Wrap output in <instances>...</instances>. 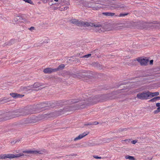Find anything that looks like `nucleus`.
I'll list each match as a JSON object with an SVG mask.
<instances>
[{"label":"nucleus","instance_id":"nucleus-61","mask_svg":"<svg viewBox=\"0 0 160 160\" xmlns=\"http://www.w3.org/2000/svg\"><path fill=\"white\" fill-rule=\"evenodd\" d=\"M149 78H147V79H149Z\"/></svg>","mask_w":160,"mask_h":160},{"label":"nucleus","instance_id":"nucleus-3","mask_svg":"<svg viewBox=\"0 0 160 160\" xmlns=\"http://www.w3.org/2000/svg\"><path fill=\"white\" fill-rule=\"evenodd\" d=\"M85 72L78 73L76 74L70 72H66V74L72 77L75 78H86L87 80L88 79L94 78L93 77L90 75H88V73H90V71H85Z\"/></svg>","mask_w":160,"mask_h":160},{"label":"nucleus","instance_id":"nucleus-18","mask_svg":"<svg viewBox=\"0 0 160 160\" xmlns=\"http://www.w3.org/2000/svg\"><path fill=\"white\" fill-rule=\"evenodd\" d=\"M25 122L26 123H33L36 122V120L34 119L28 118L25 120Z\"/></svg>","mask_w":160,"mask_h":160},{"label":"nucleus","instance_id":"nucleus-26","mask_svg":"<svg viewBox=\"0 0 160 160\" xmlns=\"http://www.w3.org/2000/svg\"><path fill=\"white\" fill-rule=\"evenodd\" d=\"M97 77L98 78L104 79L106 77V75L102 73H98L97 74Z\"/></svg>","mask_w":160,"mask_h":160},{"label":"nucleus","instance_id":"nucleus-46","mask_svg":"<svg viewBox=\"0 0 160 160\" xmlns=\"http://www.w3.org/2000/svg\"><path fill=\"white\" fill-rule=\"evenodd\" d=\"M92 123V125H97L98 124V122H93Z\"/></svg>","mask_w":160,"mask_h":160},{"label":"nucleus","instance_id":"nucleus-4","mask_svg":"<svg viewBox=\"0 0 160 160\" xmlns=\"http://www.w3.org/2000/svg\"><path fill=\"white\" fill-rule=\"evenodd\" d=\"M68 111H55V112L53 113L44 114L43 115V117L44 118H48L51 117L57 116L63 114L67 115L69 114V113H67Z\"/></svg>","mask_w":160,"mask_h":160},{"label":"nucleus","instance_id":"nucleus-58","mask_svg":"<svg viewBox=\"0 0 160 160\" xmlns=\"http://www.w3.org/2000/svg\"><path fill=\"white\" fill-rule=\"evenodd\" d=\"M56 2H57L58 1V0H54Z\"/></svg>","mask_w":160,"mask_h":160},{"label":"nucleus","instance_id":"nucleus-20","mask_svg":"<svg viewBox=\"0 0 160 160\" xmlns=\"http://www.w3.org/2000/svg\"><path fill=\"white\" fill-rule=\"evenodd\" d=\"M9 98H8L6 97L3 98L2 99H0V103L1 104L4 103H6L8 102L9 101Z\"/></svg>","mask_w":160,"mask_h":160},{"label":"nucleus","instance_id":"nucleus-23","mask_svg":"<svg viewBox=\"0 0 160 160\" xmlns=\"http://www.w3.org/2000/svg\"><path fill=\"white\" fill-rule=\"evenodd\" d=\"M149 93L150 98L155 96H157L159 94V92H151L149 91Z\"/></svg>","mask_w":160,"mask_h":160},{"label":"nucleus","instance_id":"nucleus-51","mask_svg":"<svg viewBox=\"0 0 160 160\" xmlns=\"http://www.w3.org/2000/svg\"><path fill=\"white\" fill-rule=\"evenodd\" d=\"M16 142H17V141H13L12 142H11V143L12 144H14Z\"/></svg>","mask_w":160,"mask_h":160},{"label":"nucleus","instance_id":"nucleus-32","mask_svg":"<svg viewBox=\"0 0 160 160\" xmlns=\"http://www.w3.org/2000/svg\"><path fill=\"white\" fill-rule=\"evenodd\" d=\"M128 14L129 13H121L118 16L119 17H124L125 16Z\"/></svg>","mask_w":160,"mask_h":160},{"label":"nucleus","instance_id":"nucleus-15","mask_svg":"<svg viewBox=\"0 0 160 160\" xmlns=\"http://www.w3.org/2000/svg\"><path fill=\"white\" fill-rule=\"evenodd\" d=\"M54 72H55L54 68L52 69L50 68H47L43 70V72L45 73L50 74Z\"/></svg>","mask_w":160,"mask_h":160},{"label":"nucleus","instance_id":"nucleus-37","mask_svg":"<svg viewBox=\"0 0 160 160\" xmlns=\"http://www.w3.org/2000/svg\"><path fill=\"white\" fill-rule=\"evenodd\" d=\"M91 55V54H88L87 55H84V56L81 57V58H88L89 57H90Z\"/></svg>","mask_w":160,"mask_h":160},{"label":"nucleus","instance_id":"nucleus-6","mask_svg":"<svg viewBox=\"0 0 160 160\" xmlns=\"http://www.w3.org/2000/svg\"><path fill=\"white\" fill-rule=\"evenodd\" d=\"M135 27L140 29L147 28L149 27V24L143 22L138 21L134 22Z\"/></svg>","mask_w":160,"mask_h":160},{"label":"nucleus","instance_id":"nucleus-10","mask_svg":"<svg viewBox=\"0 0 160 160\" xmlns=\"http://www.w3.org/2000/svg\"><path fill=\"white\" fill-rule=\"evenodd\" d=\"M44 152L43 151H31V150H28V151H23V153L27 154H36L37 153H39L41 154H43Z\"/></svg>","mask_w":160,"mask_h":160},{"label":"nucleus","instance_id":"nucleus-41","mask_svg":"<svg viewBox=\"0 0 160 160\" xmlns=\"http://www.w3.org/2000/svg\"><path fill=\"white\" fill-rule=\"evenodd\" d=\"M0 159H4V154L0 155Z\"/></svg>","mask_w":160,"mask_h":160},{"label":"nucleus","instance_id":"nucleus-47","mask_svg":"<svg viewBox=\"0 0 160 160\" xmlns=\"http://www.w3.org/2000/svg\"><path fill=\"white\" fill-rule=\"evenodd\" d=\"M74 60H75V62H77L80 61L78 59L76 58H75Z\"/></svg>","mask_w":160,"mask_h":160},{"label":"nucleus","instance_id":"nucleus-11","mask_svg":"<svg viewBox=\"0 0 160 160\" xmlns=\"http://www.w3.org/2000/svg\"><path fill=\"white\" fill-rule=\"evenodd\" d=\"M20 111V116H24L31 114L34 112H30V111Z\"/></svg>","mask_w":160,"mask_h":160},{"label":"nucleus","instance_id":"nucleus-13","mask_svg":"<svg viewBox=\"0 0 160 160\" xmlns=\"http://www.w3.org/2000/svg\"><path fill=\"white\" fill-rule=\"evenodd\" d=\"M89 132H84V133L82 134H80L78 137L75 138L74 139V141H76L80 139L81 138H83L85 136L88 135L89 134Z\"/></svg>","mask_w":160,"mask_h":160},{"label":"nucleus","instance_id":"nucleus-7","mask_svg":"<svg viewBox=\"0 0 160 160\" xmlns=\"http://www.w3.org/2000/svg\"><path fill=\"white\" fill-rule=\"evenodd\" d=\"M24 154L23 153H19L16 154H4V159L6 158H18L21 156H24ZM24 155L26 156H29V155L25 154Z\"/></svg>","mask_w":160,"mask_h":160},{"label":"nucleus","instance_id":"nucleus-39","mask_svg":"<svg viewBox=\"0 0 160 160\" xmlns=\"http://www.w3.org/2000/svg\"><path fill=\"white\" fill-rule=\"evenodd\" d=\"M137 140H132L131 141L132 143L133 144H135L137 142Z\"/></svg>","mask_w":160,"mask_h":160},{"label":"nucleus","instance_id":"nucleus-62","mask_svg":"<svg viewBox=\"0 0 160 160\" xmlns=\"http://www.w3.org/2000/svg\"><path fill=\"white\" fill-rule=\"evenodd\" d=\"M127 140H125V141H127Z\"/></svg>","mask_w":160,"mask_h":160},{"label":"nucleus","instance_id":"nucleus-56","mask_svg":"<svg viewBox=\"0 0 160 160\" xmlns=\"http://www.w3.org/2000/svg\"><path fill=\"white\" fill-rule=\"evenodd\" d=\"M108 108H109L108 109H112V108H111V107H108Z\"/></svg>","mask_w":160,"mask_h":160},{"label":"nucleus","instance_id":"nucleus-16","mask_svg":"<svg viewBox=\"0 0 160 160\" xmlns=\"http://www.w3.org/2000/svg\"><path fill=\"white\" fill-rule=\"evenodd\" d=\"M41 85V84L39 82H35L34 83V84L32 85H31V86H28L27 87H25L26 88V89H28V88H37L38 87H39V86Z\"/></svg>","mask_w":160,"mask_h":160},{"label":"nucleus","instance_id":"nucleus-19","mask_svg":"<svg viewBox=\"0 0 160 160\" xmlns=\"http://www.w3.org/2000/svg\"><path fill=\"white\" fill-rule=\"evenodd\" d=\"M89 26L91 27H102V24H101L100 23H98V24H95L94 23H92L90 22L89 23Z\"/></svg>","mask_w":160,"mask_h":160},{"label":"nucleus","instance_id":"nucleus-9","mask_svg":"<svg viewBox=\"0 0 160 160\" xmlns=\"http://www.w3.org/2000/svg\"><path fill=\"white\" fill-rule=\"evenodd\" d=\"M137 61L139 62L141 66H146L148 62H149V60L146 58H142L141 57L137 58Z\"/></svg>","mask_w":160,"mask_h":160},{"label":"nucleus","instance_id":"nucleus-53","mask_svg":"<svg viewBox=\"0 0 160 160\" xmlns=\"http://www.w3.org/2000/svg\"><path fill=\"white\" fill-rule=\"evenodd\" d=\"M69 60L70 61H74L75 60H73L71 58L69 59Z\"/></svg>","mask_w":160,"mask_h":160},{"label":"nucleus","instance_id":"nucleus-17","mask_svg":"<svg viewBox=\"0 0 160 160\" xmlns=\"http://www.w3.org/2000/svg\"><path fill=\"white\" fill-rule=\"evenodd\" d=\"M70 21L71 23L75 24L78 26L80 25V22H81V21H79L78 20L75 19H72Z\"/></svg>","mask_w":160,"mask_h":160},{"label":"nucleus","instance_id":"nucleus-52","mask_svg":"<svg viewBox=\"0 0 160 160\" xmlns=\"http://www.w3.org/2000/svg\"><path fill=\"white\" fill-rule=\"evenodd\" d=\"M150 73L148 74H147L145 75H144V77H147V76H150Z\"/></svg>","mask_w":160,"mask_h":160},{"label":"nucleus","instance_id":"nucleus-34","mask_svg":"<svg viewBox=\"0 0 160 160\" xmlns=\"http://www.w3.org/2000/svg\"><path fill=\"white\" fill-rule=\"evenodd\" d=\"M98 51H99L98 49H96L92 52L91 53L92 54H95V55H97Z\"/></svg>","mask_w":160,"mask_h":160},{"label":"nucleus","instance_id":"nucleus-33","mask_svg":"<svg viewBox=\"0 0 160 160\" xmlns=\"http://www.w3.org/2000/svg\"><path fill=\"white\" fill-rule=\"evenodd\" d=\"M15 42V40H11L7 44L8 45H11L14 43Z\"/></svg>","mask_w":160,"mask_h":160},{"label":"nucleus","instance_id":"nucleus-43","mask_svg":"<svg viewBox=\"0 0 160 160\" xmlns=\"http://www.w3.org/2000/svg\"><path fill=\"white\" fill-rule=\"evenodd\" d=\"M153 60H150L149 61V64L150 65H152L153 63Z\"/></svg>","mask_w":160,"mask_h":160},{"label":"nucleus","instance_id":"nucleus-42","mask_svg":"<svg viewBox=\"0 0 160 160\" xmlns=\"http://www.w3.org/2000/svg\"><path fill=\"white\" fill-rule=\"evenodd\" d=\"M93 157L95 158H96V159H101V157H98V156H94Z\"/></svg>","mask_w":160,"mask_h":160},{"label":"nucleus","instance_id":"nucleus-21","mask_svg":"<svg viewBox=\"0 0 160 160\" xmlns=\"http://www.w3.org/2000/svg\"><path fill=\"white\" fill-rule=\"evenodd\" d=\"M64 67L65 65L64 64H61L57 68H54L55 72L58 71L62 70L64 68Z\"/></svg>","mask_w":160,"mask_h":160},{"label":"nucleus","instance_id":"nucleus-29","mask_svg":"<svg viewBox=\"0 0 160 160\" xmlns=\"http://www.w3.org/2000/svg\"><path fill=\"white\" fill-rule=\"evenodd\" d=\"M125 158L126 159H128L130 160H135V158L133 156L127 155L125 156Z\"/></svg>","mask_w":160,"mask_h":160},{"label":"nucleus","instance_id":"nucleus-50","mask_svg":"<svg viewBox=\"0 0 160 160\" xmlns=\"http://www.w3.org/2000/svg\"><path fill=\"white\" fill-rule=\"evenodd\" d=\"M110 139L109 138V139H108L107 140V141H106V142H110Z\"/></svg>","mask_w":160,"mask_h":160},{"label":"nucleus","instance_id":"nucleus-40","mask_svg":"<svg viewBox=\"0 0 160 160\" xmlns=\"http://www.w3.org/2000/svg\"><path fill=\"white\" fill-rule=\"evenodd\" d=\"M28 29H29L30 31H32V30H34L35 28L34 27H31L30 28H29Z\"/></svg>","mask_w":160,"mask_h":160},{"label":"nucleus","instance_id":"nucleus-25","mask_svg":"<svg viewBox=\"0 0 160 160\" xmlns=\"http://www.w3.org/2000/svg\"><path fill=\"white\" fill-rule=\"evenodd\" d=\"M89 22H85L83 21H81V22H80V25L81 26H87V27H89Z\"/></svg>","mask_w":160,"mask_h":160},{"label":"nucleus","instance_id":"nucleus-38","mask_svg":"<svg viewBox=\"0 0 160 160\" xmlns=\"http://www.w3.org/2000/svg\"><path fill=\"white\" fill-rule=\"evenodd\" d=\"M126 130H127V128H122V129H120L119 130V131L120 132H122L124 131H126Z\"/></svg>","mask_w":160,"mask_h":160},{"label":"nucleus","instance_id":"nucleus-45","mask_svg":"<svg viewBox=\"0 0 160 160\" xmlns=\"http://www.w3.org/2000/svg\"><path fill=\"white\" fill-rule=\"evenodd\" d=\"M160 112V111H154L153 112L154 114H156Z\"/></svg>","mask_w":160,"mask_h":160},{"label":"nucleus","instance_id":"nucleus-12","mask_svg":"<svg viewBox=\"0 0 160 160\" xmlns=\"http://www.w3.org/2000/svg\"><path fill=\"white\" fill-rule=\"evenodd\" d=\"M93 66L100 70L104 69L106 67L100 64L99 62H96L93 63Z\"/></svg>","mask_w":160,"mask_h":160},{"label":"nucleus","instance_id":"nucleus-8","mask_svg":"<svg viewBox=\"0 0 160 160\" xmlns=\"http://www.w3.org/2000/svg\"><path fill=\"white\" fill-rule=\"evenodd\" d=\"M120 27H123V28H134V22H131L129 21L125 22L124 23L119 24Z\"/></svg>","mask_w":160,"mask_h":160},{"label":"nucleus","instance_id":"nucleus-1","mask_svg":"<svg viewBox=\"0 0 160 160\" xmlns=\"http://www.w3.org/2000/svg\"><path fill=\"white\" fill-rule=\"evenodd\" d=\"M85 94L83 95L82 98L76 99H70L65 102L56 101L54 102H42L36 105H28L24 107L23 109V110H32L33 109H41L43 108H47L44 110L48 109H52L56 106L62 105L63 104H72L75 103V105L67 106L65 107L63 110H76L77 109H83L86 108L87 107L91 105V97L86 98L84 97ZM60 110H62L60 109Z\"/></svg>","mask_w":160,"mask_h":160},{"label":"nucleus","instance_id":"nucleus-49","mask_svg":"<svg viewBox=\"0 0 160 160\" xmlns=\"http://www.w3.org/2000/svg\"><path fill=\"white\" fill-rule=\"evenodd\" d=\"M124 82L122 83L121 84H120L118 85H117L118 87V88L119 87H120L122 85L124 84Z\"/></svg>","mask_w":160,"mask_h":160},{"label":"nucleus","instance_id":"nucleus-55","mask_svg":"<svg viewBox=\"0 0 160 160\" xmlns=\"http://www.w3.org/2000/svg\"><path fill=\"white\" fill-rule=\"evenodd\" d=\"M152 108H153L152 109H155L156 108V107L154 106V107H152Z\"/></svg>","mask_w":160,"mask_h":160},{"label":"nucleus","instance_id":"nucleus-22","mask_svg":"<svg viewBox=\"0 0 160 160\" xmlns=\"http://www.w3.org/2000/svg\"><path fill=\"white\" fill-rule=\"evenodd\" d=\"M102 14L107 16H112L115 15L114 13L109 12H104L102 13Z\"/></svg>","mask_w":160,"mask_h":160},{"label":"nucleus","instance_id":"nucleus-57","mask_svg":"<svg viewBox=\"0 0 160 160\" xmlns=\"http://www.w3.org/2000/svg\"><path fill=\"white\" fill-rule=\"evenodd\" d=\"M91 144H91V143H90L88 145H89V146H91V145H92Z\"/></svg>","mask_w":160,"mask_h":160},{"label":"nucleus","instance_id":"nucleus-28","mask_svg":"<svg viewBox=\"0 0 160 160\" xmlns=\"http://www.w3.org/2000/svg\"><path fill=\"white\" fill-rule=\"evenodd\" d=\"M117 8L114 5H110L108 6V8L111 10H113Z\"/></svg>","mask_w":160,"mask_h":160},{"label":"nucleus","instance_id":"nucleus-2","mask_svg":"<svg viewBox=\"0 0 160 160\" xmlns=\"http://www.w3.org/2000/svg\"><path fill=\"white\" fill-rule=\"evenodd\" d=\"M11 111L5 112L4 111H0V121L6 120L10 118L18 117L20 116V111Z\"/></svg>","mask_w":160,"mask_h":160},{"label":"nucleus","instance_id":"nucleus-59","mask_svg":"<svg viewBox=\"0 0 160 160\" xmlns=\"http://www.w3.org/2000/svg\"><path fill=\"white\" fill-rule=\"evenodd\" d=\"M117 137H114V138H112V139H114V138H117Z\"/></svg>","mask_w":160,"mask_h":160},{"label":"nucleus","instance_id":"nucleus-24","mask_svg":"<svg viewBox=\"0 0 160 160\" xmlns=\"http://www.w3.org/2000/svg\"><path fill=\"white\" fill-rule=\"evenodd\" d=\"M160 96H157L156 97L150 99V100L149 101V102H154L158 100H160Z\"/></svg>","mask_w":160,"mask_h":160},{"label":"nucleus","instance_id":"nucleus-36","mask_svg":"<svg viewBox=\"0 0 160 160\" xmlns=\"http://www.w3.org/2000/svg\"><path fill=\"white\" fill-rule=\"evenodd\" d=\"M156 106L158 107L157 110H160V103L158 102L156 104Z\"/></svg>","mask_w":160,"mask_h":160},{"label":"nucleus","instance_id":"nucleus-48","mask_svg":"<svg viewBox=\"0 0 160 160\" xmlns=\"http://www.w3.org/2000/svg\"><path fill=\"white\" fill-rule=\"evenodd\" d=\"M68 8V7H66L64 8V9H63L62 8V9L63 10H67Z\"/></svg>","mask_w":160,"mask_h":160},{"label":"nucleus","instance_id":"nucleus-14","mask_svg":"<svg viewBox=\"0 0 160 160\" xmlns=\"http://www.w3.org/2000/svg\"><path fill=\"white\" fill-rule=\"evenodd\" d=\"M10 95L14 98H22L24 96V95L16 93H11Z\"/></svg>","mask_w":160,"mask_h":160},{"label":"nucleus","instance_id":"nucleus-44","mask_svg":"<svg viewBox=\"0 0 160 160\" xmlns=\"http://www.w3.org/2000/svg\"><path fill=\"white\" fill-rule=\"evenodd\" d=\"M92 125V123L91 122L87 123V124H85V125Z\"/></svg>","mask_w":160,"mask_h":160},{"label":"nucleus","instance_id":"nucleus-54","mask_svg":"<svg viewBox=\"0 0 160 160\" xmlns=\"http://www.w3.org/2000/svg\"><path fill=\"white\" fill-rule=\"evenodd\" d=\"M101 32L102 31V30H98V31H97V32Z\"/></svg>","mask_w":160,"mask_h":160},{"label":"nucleus","instance_id":"nucleus-35","mask_svg":"<svg viewBox=\"0 0 160 160\" xmlns=\"http://www.w3.org/2000/svg\"><path fill=\"white\" fill-rule=\"evenodd\" d=\"M118 8H126V7L125 6V5L123 4H120L119 5H118Z\"/></svg>","mask_w":160,"mask_h":160},{"label":"nucleus","instance_id":"nucleus-5","mask_svg":"<svg viewBox=\"0 0 160 160\" xmlns=\"http://www.w3.org/2000/svg\"><path fill=\"white\" fill-rule=\"evenodd\" d=\"M137 97L141 100H147L150 98L149 91H148L139 92L137 94Z\"/></svg>","mask_w":160,"mask_h":160},{"label":"nucleus","instance_id":"nucleus-27","mask_svg":"<svg viewBox=\"0 0 160 160\" xmlns=\"http://www.w3.org/2000/svg\"><path fill=\"white\" fill-rule=\"evenodd\" d=\"M17 20V21H18L19 22H22L23 21H22V20H23V19L22 18L19 17L18 16H17L15 19H14V20L16 21V20Z\"/></svg>","mask_w":160,"mask_h":160},{"label":"nucleus","instance_id":"nucleus-31","mask_svg":"<svg viewBox=\"0 0 160 160\" xmlns=\"http://www.w3.org/2000/svg\"><path fill=\"white\" fill-rule=\"evenodd\" d=\"M93 8V9H95V10H98L99 9V8H101V6L100 5L98 4V5L97 6H95Z\"/></svg>","mask_w":160,"mask_h":160},{"label":"nucleus","instance_id":"nucleus-60","mask_svg":"<svg viewBox=\"0 0 160 160\" xmlns=\"http://www.w3.org/2000/svg\"><path fill=\"white\" fill-rule=\"evenodd\" d=\"M72 59H73L74 58H73V57H72Z\"/></svg>","mask_w":160,"mask_h":160},{"label":"nucleus","instance_id":"nucleus-30","mask_svg":"<svg viewBox=\"0 0 160 160\" xmlns=\"http://www.w3.org/2000/svg\"><path fill=\"white\" fill-rule=\"evenodd\" d=\"M24 1H25L26 2H27L29 3L31 5H33L34 4L33 2L31 1V0H23Z\"/></svg>","mask_w":160,"mask_h":160}]
</instances>
